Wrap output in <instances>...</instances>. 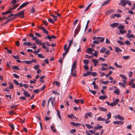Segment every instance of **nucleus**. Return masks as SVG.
<instances>
[{"label": "nucleus", "instance_id": "1", "mask_svg": "<svg viewBox=\"0 0 135 135\" xmlns=\"http://www.w3.org/2000/svg\"><path fill=\"white\" fill-rule=\"evenodd\" d=\"M24 10H23L21 12L19 13L16 14L15 16V17H17L19 16L20 17L23 18L24 16Z\"/></svg>", "mask_w": 135, "mask_h": 135}, {"label": "nucleus", "instance_id": "2", "mask_svg": "<svg viewBox=\"0 0 135 135\" xmlns=\"http://www.w3.org/2000/svg\"><path fill=\"white\" fill-rule=\"evenodd\" d=\"M67 46V45L66 44L64 46V50L65 51V52L63 53V58H64L66 55L67 53L68 52L69 50V48H67L66 49V47Z\"/></svg>", "mask_w": 135, "mask_h": 135}, {"label": "nucleus", "instance_id": "3", "mask_svg": "<svg viewBox=\"0 0 135 135\" xmlns=\"http://www.w3.org/2000/svg\"><path fill=\"white\" fill-rule=\"evenodd\" d=\"M76 60H75L74 61V63L72 66V67L71 69V72L73 70H75V68L76 66Z\"/></svg>", "mask_w": 135, "mask_h": 135}, {"label": "nucleus", "instance_id": "4", "mask_svg": "<svg viewBox=\"0 0 135 135\" xmlns=\"http://www.w3.org/2000/svg\"><path fill=\"white\" fill-rule=\"evenodd\" d=\"M28 2H26L23 3L17 9V10H18L21 8L26 6L28 4Z\"/></svg>", "mask_w": 135, "mask_h": 135}, {"label": "nucleus", "instance_id": "5", "mask_svg": "<svg viewBox=\"0 0 135 135\" xmlns=\"http://www.w3.org/2000/svg\"><path fill=\"white\" fill-rule=\"evenodd\" d=\"M39 28L41 29V30H42L43 32L47 34H48V31L46 30H45L44 28L41 26H40V27H39Z\"/></svg>", "mask_w": 135, "mask_h": 135}, {"label": "nucleus", "instance_id": "6", "mask_svg": "<svg viewBox=\"0 0 135 135\" xmlns=\"http://www.w3.org/2000/svg\"><path fill=\"white\" fill-rule=\"evenodd\" d=\"M120 3L122 4V5L123 6H125L127 4V0H121Z\"/></svg>", "mask_w": 135, "mask_h": 135}, {"label": "nucleus", "instance_id": "7", "mask_svg": "<svg viewBox=\"0 0 135 135\" xmlns=\"http://www.w3.org/2000/svg\"><path fill=\"white\" fill-rule=\"evenodd\" d=\"M115 118H118L119 119L121 120H124V118L121 116L119 115H115Z\"/></svg>", "mask_w": 135, "mask_h": 135}, {"label": "nucleus", "instance_id": "8", "mask_svg": "<svg viewBox=\"0 0 135 135\" xmlns=\"http://www.w3.org/2000/svg\"><path fill=\"white\" fill-rule=\"evenodd\" d=\"M47 38L49 39L50 41H51V39H55L56 38V37L54 35H51V36H50L49 35L47 36Z\"/></svg>", "mask_w": 135, "mask_h": 135}, {"label": "nucleus", "instance_id": "9", "mask_svg": "<svg viewBox=\"0 0 135 135\" xmlns=\"http://www.w3.org/2000/svg\"><path fill=\"white\" fill-rule=\"evenodd\" d=\"M126 36L127 38H128L134 37V36L133 34H130L128 33H127V34Z\"/></svg>", "mask_w": 135, "mask_h": 135}, {"label": "nucleus", "instance_id": "10", "mask_svg": "<svg viewBox=\"0 0 135 135\" xmlns=\"http://www.w3.org/2000/svg\"><path fill=\"white\" fill-rule=\"evenodd\" d=\"M119 23H113L111 24L110 25V26L114 28L118 26Z\"/></svg>", "mask_w": 135, "mask_h": 135}, {"label": "nucleus", "instance_id": "11", "mask_svg": "<svg viewBox=\"0 0 135 135\" xmlns=\"http://www.w3.org/2000/svg\"><path fill=\"white\" fill-rule=\"evenodd\" d=\"M23 45L25 46H31L32 44L30 42H25L23 43Z\"/></svg>", "mask_w": 135, "mask_h": 135}, {"label": "nucleus", "instance_id": "12", "mask_svg": "<svg viewBox=\"0 0 135 135\" xmlns=\"http://www.w3.org/2000/svg\"><path fill=\"white\" fill-rule=\"evenodd\" d=\"M102 128V126H95L94 127V129L95 130H96L99 129H101Z\"/></svg>", "mask_w": 135, "mask_h": 135}, {"label": "nucleus", "instance_id": "13", "mask_svg": "<svg viewBox=\"0 0 135 135\" xmlns=\"http://www.w3.org/2000/svg\"><path fill=\"white\" fill-rule=\"evenodd\" d=\"M124 26L122 24H120V25L118 26V28L120 30H121L123 29L124 28Z\"/></svg>", "mask_w": 135, "mask_h": 135}, {"label": "nucleus", "instance_id": "14", "mask_svg": "<svg viewBox=\"0 0 135 135\" xmlns=\"http://www.w3.org/2000/svg\"><path fill=\"white\" fill-rule=\"evenodd\" d=\"M80 27H79L77 28L76 30H75V33L74 35V36H75V35H76L78 34L79 32L80 31Z\"/></svg>", "mask_w": 135, "mask_h": 135}, {"label": "nucleus", "instance_id": "15", "mask_svg": "<svg viewBox=\"0 0 135 135\" xmlns=\"http://www.w3.org/2000/svg\"><path fill=\"white\" fill-rule=\"evenodd\" d=\"M92 61L94 63V66H96L97 65V64L98 62V60L93 59L92 60Z\"/></svg>", "mask_w": 135, "mask_h": 135}, {"label": "nucleus", "instance_id": "16", "mask_svg": "<svg viewBox=\"0 0 135 135\" xmlns=\"http://www.w3.org/2000/svg\"><path fill=\"white\" fill-rule=\"evenodd\" d=\"M107 98V96L105 94L104 96H101L99 97V98L100 100H104Z\"/></svg>", "mask_w": 135, "mask_h": 135}, {"label": "nucleus", "instance_id": "17", "mask_svg": "<svg viewBox=\"0 0 135 135\" xmlns=\"http://www.w3.org/2000/svg\"><path fill=\"white\" fill-rule=\"evenodd\" d=\"M71 124L74 127H77L78 126L80 125V124L79 123H75L73 122H71Z\"/></svg>", "mask_w": 135, "mask_h": 135}, {"label": "nucleus", "instance_id": "18", "mask_svg": "<svg viewBox=\"0 0 135 135\" xmlns=\"http://www.w3.org/2000/svg\"><path fill=\"white\" fill-rule=\"evenodd\" d=\"M94 50L93 49L91 48H89L87 50V52L88 53H91V52L93 51Z\"/></svg>", "mask_w": 135, "mask_h": 135}, {"label": "nucleus", "instance_id": "19", "mask_svg": "<svg viewBox=\"0 0 135 135\" xmlns=\"http://www.w3.org/2000/svg\"><path fill=\"white\" fill-rule=\"evenodd\" d=\"M42 48L44 49H49V48L46 47L45 46V44L44 42H42L41 44Z\"/></svg>", "mask_w": 135, "mask_h": 135}, {"label": "nucleus", "instance_id": "20", "mask_svg": "<svg viewBox=\"0 0 135 135\" xmlns=\"http://www.w3.org/2000/svg\"><path fill=\"white\" fill-rule=\"evenodd\" d=\"M97 119L98 121H104L105 120V118H103L100 117H98Z\"/></svg>", "mask_w": 135, "mask_h": 135}, {"label": "nucleus", "instance_id": "21", "mask_svg": "<svg viewBox=\"0 0 135 135\" xmlns=\"http://www.w3.org/2000/svg\"><path fill=\"white\" fill-rule=\"evenodd\" d=\"M35 42L36 44L39 45L40 46H41V44L42 43V42H41V41L39 39L36 40Z\"/></svg>", "mask_w": 135, "mask_h": 135}, {"label": "nucleus", "instance_id": "22", "mask_svg": "<svg viewBox=\"0 0 135 135\" xmlns=\"http://www.w3.org/2000/svg\"><path fill=\"white\" fill-rule=\"evenodd\" d=\"M111 0H107L104 2L102 4V6H103L104 5H105L108 4L109 2Z\"/></svg>", "mask_w": 135, "mask_h": 135}, {"label": "nucleus", "instance_id": "23", "mask_svg": "<svg viewBox=\"0 0 135 135\" xmlns=\"http://www.w3.org/2000/svg\"><path fill=\"white\" fill-rule=\"evenodd\" d=\"M76 71L75 70H73L71 72V74L73 76L75 77V76L76 74Z\"/></svg>", "mask_w": 135, "mask_h": 135}, {"label": "nucleus", "instance_id": "24", "mask_svg": "<svg viewBox=\"0 0 135 135\" xmlns=\"http://www.w3.org/2000/svg\"><path fill=\"white\" fill-rule=\"evenodd\" d=\"M115 51L117 52H120L122 51L120 48L117 47H115Z\"/></svg>", "mask_w": 135, "mask_h": 135}, {"label": "nucleus", "instance_id": "25", "mask_svg": "<svg viewBox=\"0 0 135 135\" xmlns=\"http://www.w3.org/2000/svg\"><path fill=\"white\" fill-rule=\"evenodd\" d=\"M55 98L54 97L53 98L52 97L51 99L50 100H51V102L52 106L53 105L54 102L55 100Z\"/></svg>", "mask_w": 135, "mask_h": 135}, {"label": "nucleus", "instance_id": "26", "mask_svg": "<svg viewBox=\"0 0 135 135\" xmlns=\"http://www.w3.org/2000/svg\"><path fill=\"white\" fill-rule=\"evenodd\" d=\"M73 39H72L69 42V44L68 45V47L67 48H69H69L71 46L72 43H73Z\"/></svg>", "mask_w": 135, "mask_h": 135}, {"label": "nucleus", "instance_id": "27", "mask_svg": "<svg viewBox=\"0 0 135 135\" xmlns=\"http://www.w3.org/2000/svg\"><path fill=\"white\" fill-rule=\"evenodd\" d=\"M23 94L26 97H29L30 96V94H28V92H25L23 93Z\"/></svg>", "mask_w": 135, "mask_h": 135}, {"label": "nucleus", "instance_id": "28", "mask_svg": "<svg viewBox=\"0 0 135 135\" xmlns=\"http://www.w3.org/2000/svg\"><path fill=\"white\" fill-rule=\"evenodd\" d=\"M99 110H101L105 112L107 111V109H106L102 107H99Z\"/></svg>", "mask_w": 135, "mask_h": 135}, {"label": "nucleus", "instance_id": "29", "mask_svg": "<svg viewBox=\"0 0 135 135\" xmlns=\"http://www.w3.org/2000/svg\"><path fill=\"white\" fill-rule=\"evenodd\" d=\"M9 85V88L10 89H12L13 88V84L11 82H9L8 83Z\"/></svg>", "mask_w": 135, "mask_h": 135}, {"label": "nucleus", "instance_id": "30", "mask_svg": "<svg viewBox=\"0 0 135 135\" xmlns=\"http://www.w3.org/2000/svg\"><path fill=\"white\" fill-rule=\"evenodd\" d=\"M129 85L130 86H131L132 88H135V84L134 83H131V82H129Z\"/></svg>", "mask_w": 135, "mask_h": 135}, {"label": "nucleus", "instance_id": "31", "mask_svg": "<svg viewBox=\"0 0 135 135\" xmlns=\"http://www.w3.org/2000/svg\"><path fill=\"white\" fill-rule=\"evenodd\" d=\"M106 49L104 47L102 48L100 51V52L102 53H103L105 51Z\"/></svg>", "mask_w": 135, "mask_h": 135}, {"label": "nucleus", "instance_id": "32", "mask_svg": "<svg viewBox=\"0 0 135 135\" xmlns=\"http://www.w3.org/2000/svg\"><path fill=\"white\" fill-rule=\"evenodd\" d=\"M119 101V100L118 99H116L115 100H114L113 102L115 105L117 104H118Z\"/></svg>", "mask_w": 135, "mask_h": 135}, {"label": "nucleus", "instance_id": "33", "mask_svg": "<svg viewBox=\"0 0 135 135\" xmlns=\"http://www.w3.org/2000/svg\"><path fill=\"white\" fill-rule=\"evenodd\" d=\"M85 126H86V127L88 128V129H91L93 128V126H91V125L88 124H86Z\"/></svg>", "mask_w": 135, "mask_h": 135}, {"label": "nucleus", "instance_id": "34", "mask_svg": "<svg viewBox=\"0 0 135 135\" xmlns=\"http://www.w3.org/2000/svg\"><path fill=\"white\" fill-rule=\"evenodd\" d=\"M114 93L116 94H118L119 93V89L117 88L114 91Z\"/></svg>", "mask_w": 135, "mask_h": 135}, {"label": "nucleus", "instance_id": "35", "mask_svg": "<svg viewBox=\"0 0 135 135\" xmlns=\"http://www.w3.org/2000/svg\"><path fill=\"white\" fill-rule=\"evenodd\" d=\"M107 118L106 119L107 120H108L110 118L111 116V113L110 112L107 115Z\"/></svg>", "mask_w": 135, "mask_h": 135}, {"label": "nucleus", "instance_id": "36", "mask_svg": "<svg viewBox=\"0 0 135 135\" xmlns=\"http://www.w3.org/2000/svg\"><path fill=\"white\" fill-rule=\"evenodd\" d=\"M36 81V79H34L32 80H31L30 81V83L31 84H35Z\"/></svg>", "mask_w": 135, "mask_h": 135}, {"label": "nucleus", "instance_id": "37", "mask_svg": "<svg viewBox=\"0 0 135 135\" xmlns=\"http://www.w3.org/2000/svg\"><path fill=\"white\" fill-rule=\"evenodd\" d=\"M126 32V31L125 30H121L119 31V32L121 34H124Z\"/></svg>", "mask_w": 135, "mask_h": 135}, {"label": "nucleus", "instance_id": "38", "mask_svg": "<svg viewBox=\"0 0 135 135\" xmlns=\"http://www.w3.org/2000/svg\"><path fill=\"white\" fill-rule=\"evenodd\" d=\"M27 64H30L32 63V60L27 61H24Z\"/></svg>", "mask_w": 135, "mask_h": 135}, {"label": "nucleus", "instance_id": "39", "mask_svg": "<svg viewBox=\"0 0 135 135\" xmlns=\"http://www.w3.org/2000/svg\"><path fill=\"white\" fill-rule=\"evenodd\" d=\"M54 126H51V128L52 131H53L54 132H55L56 131V129H55L54 128Z\"/></svg>", "mask_w": 135, "mask_h": 135}, {"label": "nucleus", "instance_id": "40", "mask_svg": "<svg viewBox=\"0 0 135 135\" xmlns=\"http://www.w3.org/2000/svg\"><path fill=\"white\" fill-rule=\"evenodd\" d=\"M114 65L117 67L120 68H122V66L121 65H118V64L117 62L115 63L114 64Z\"/></svg>", "mask_w": 135, "mask_h": 135}, {"label": "nucleus", "instance_id": "41", "mask_svg": "<svg viewBox=\"0 0 135 135\" xmlns=\"http://www.w3.org/2000/svg\"><path fill=\"white\" fill-rule=\"evenodd\" d=\"M104 37H99V39L98 40H99V41L102 42H103L104 41Z\"/></svg>", "mask_w": 135, "mask_h": 135}, {"label": "nucleus", "instance_id": "42", "mask_svg": "<svg viewBox=\"0 0 135 135\" xmlns=\"http://www.w3.org/2000/svg\"><path fill=\"white\" fill-rule=\"evenodd\" d=\"M37 55L38 57L40 58L44 59L45 57L42 54H37Z\"/></svg>", "mask_w": 135, "mask_h": 135}, {"label": "nucleus", "instance_id": "43", "mask_svg": "<svg viewBox=\"0 0 135 135\" xmlns=\"http://www.w3.org/2000/svg\"><path fill=\"white\" fill-rule=\"evenodd\" d=\"M119 75L122 78L124 79V80H127V79L126 78V76L124 75L123 74H120Z\"/></svg>", "mask_w": 135, "mask_h": 135}, {"label": "nucleus", "instance_id": "44", "mask_svg": "<svg viewBox=\"0 0 135 135\" xmlns=\"http://www.w3.org/2000/svg\"><path fill=\"white\" fill-rule=\"evenodd\" d=\"M19 0H13L12 1V2L13 4L14 5L16 3L18 2Z\"/></svg>", "mask_w": 135, "mask_h": 135}, {"label": "nucleus", "instance_id": "45", "mask_svg": "<svg viewBox=\"0 0 135 135\" xmlns=\"http://www.w3.org/2000/svg\"><path fill=\"white\" fill-rule=\"evenodd\" d=\"M55 82L57 86H60V83L58 81H55Z\"/></svg>", "mask_w": 135, "mask_h": 135}, {"label": "nucleus", "instance_id": "46", "mask_svg": "<svg viewBox=\"0 0 135 135\" xmlns=\"http://www.w3.org/2000/svg\"><path fill=\"white\" fill-rule=\"evenodd\" d=\"M68 117L71 118H75V117L73 114L69 115H68Z\"/></svg>", "mask_w": 135, "mask_h": 135}, {"label": "nucleus", "instance_id": "47", "mask_svg": "<svg viewBox=\"0 0 135 135\" xmlns=\"http://www.w3.org/2000/svg\"><path fill=\"white\" fill-rule=\"evenodd\" d=\"M117 42L121 45H123L124 44V43L123 42L118 40Z\"/></svg>", "mask_w": 135, "mask_h": 135}, {"label": "nucleus", "instance_id": "48", "mask_svg": "<svg viewBox=\"0 0 135 135\" xmlns=\"http://www.w3.org/2000/svg\"><path fill=\"white\" fill-rule=\"evenodd\" d=\"M92 4V3H91L90 4H89L88 6L85 9V11H87L89 9V8L90 7L91 5Z\"/></svg>", "mask_w": 135, "mask_h": 135}, {"label": "nucleus", "instance_id": "49", "mask_svg": "<svg viewBox=\"0 0 135 135\" xmlns=\"http://www.w3.org/2000/svg\"><path fill=\"white\" fill-rule=\"evenodd\" d=\"M84 63L85 64H87L88 63L89 61L86 59H84L83 60Z\"/></svg>", "mask_w": 135, "mask_h": 135}, {"label": "nucleus", "instance_id": "50", "mask_svg": "<svg viewBox=\"0 0 135 135\" xmlns=\"http://www.w3.org/2000/svg\"><path fill=\"white\" fill-rule=\"evenodd\" d=\"M45 77V76H41L40 77V81L41 82H44V81L42 80Z\"/></svg>", "mask_w": 135, "mask_h": 135}, {"label": "nucleus", "instance_id": "51", "mask_svg": "<svg viewBox=\"0 0 135 135\" xmlns=\"http://www.w3.org/2000/svg\"><path fill=\"white\" fill-rule=\"evenodd\" d=\"M89 91L93 95L95 94L96 93V91H95L92 90L90 89L89 90Z\"/></svg>", "mask_w": 135, "mask_h": 135}, {"label": "nucleus", "instance_id": "52", "mask_svg": "<svg viewBox=\"0 0 135 135\" xmlns=\"http://www.w3.org/2000/svg\"><path fill=\"white\" fill-rule=\"evenodd\" d=\"M40 49H38L37 51H34L33 53L35 54H37L38 52L40 51Z\"/></svg>", "mask_w": 135, "mask_h": 135}, {"label": "nucleus", "instance_id": "53", "mask_svg": "<svg viewBox=\"0 0 135 135\" xmlns=\"http://www.w3.org/2000/svg\"><path fill=\"white\" fill-rule=\"evenodd\" d=\"M76 131L75 129H73L70 131V132L72 133H74L76 132Z\"/></svg>", "mask_w": 135, "mask_h": 135}, {"label": "nucleus", "instance_id": "54", "mask_svg": "<svg viewBox=\"0 0 135 135\" xmlns=\"http://www.w3.org/2000/svg\"><path fill=\"white\" fill-rule=\"evenodd\" d=\"M52 93H53L54 94H55V95H60L59 93L58 92L56 91H53L52 92Z\"/></svg>", "mask_w": 135, "mask_h": 135}, {"label": "nucleus", "instance_id": "55", "mask_svg": "<svg viewBox=\"0 0 135 135\" xmlns=\"http://www.w3.org/2000/svg\"><path fill=\"white\" fill-rule=\"evenodd\" d=\"M9 13V11H7L6 12L2 13V15H5Z\"/></svg>", "mask_w": 135, "mask_h": 135}, {"label": "nucleus", "instance_id": "56", "mask_svg": "<svg viewBox=\"0 0 135 135\" xmlns=\"http://www.w3.org/2000/svg\"><path fill=\"white\" fill-rule=\"evenodd\" d=\"M13 82L16 85H18V83L16 80H13Z\"/></svg>", "mask_w": 135, "mask_h": 135}, {"label": "nucleus", "instance_id": "57", "mask_svg": "<svg viewBox=\"0 0 135 135\" xmlns=\"http://www.w3.org/2000/svg\"><path fill=\"white\" fill-rule=\"evenodd\" d=\"M129 56H122V57L125 60L128 59L129 58Z\"/></svg>", "mask_w": 135, "mask_h": 135}, {"label": "nucleus", "instance_id": "58", "mask_svg": "<svg viewBox=\"0 0 135 135\" xmlns=\"http://www.w3.org/2000/svg\"><path fill=\"white\" fill-rule=\"evenodd\" d=\"M35 10L34 7H32L30 9L31 13H34L35 12Z\"/></svg>", "mask_w": 135, "mask_h": 135}, {"label": "nucleus", "instance_id": "59", "mask_svg": "<svg viewBox=\"0 0 135 135\" xmlns=\"http://www.w3.org/2000/svg\"><path fill=\"white\" fill-rule=\"evenodd\" d=\"M48 20L49 22L51 23H53L54 22V21L50 18L48 19Z\"/></svg>", "mask_w": 135, "mask_h": 135}, {"label": "nucleus", "instance_id": "60", "mask_svg": "<svg viewBox=\"0 0 135 135\" xmlns=\"http://www.w3.org/2000/svg\"><path fill=\"white\" fill-rule=\"evenodd\" d=\"M29 86V85L27 84H24L23 87H24L25 89L27 88Z\"/></svg>", "mask_w": 135, "mask_h": 135}, {"label": "nucleus", "instance_id": "61", "mask_svg": "<svg viewBox=\"0 0 135 135\" xmlns=\"http://www.w3.org/2000/svg\"><path fill=\"white\" fill-rule=\"evenodd\" d=\"M51 15L54 18V20L55 21H56V16L52 14H51Z\"/></svg>", "mask_w": 135, "mask_h": 135}, {"label": "nucleus", "instance_id": "62", "mask_svg": "<svg viewBox=\"0 0 135 135\" xmlns=\"http://www.w3.org/2000/svg\"><path fill=\"white\" fill-rule=\"evenodd\" d=\"M14 9L13 7L9 9L8 11H9V13H12L13 12V11Z\"/></svg>", "mask_w": 135, "mask_h": 135}, {"label": "nucleus", "instance_id": "63", "mask_svg": "<svg viewBox=\"0 0 135 135\" xmlns=\"http://www.w3.org/2000/svg\"><path fill=\"white\" fill-rule=\"evenodd\" d=\"M9 113L11 115H12L13 114L15 113L13 111H9Z\"/></svg>", "mask_w": 135, "mask_h": 135}, {"label": "nucleus", "instance_id": "64", "mask_svg": "<svg viewBox=\"0 0 135 135\" xmlns=\"http://www.w3.org/2000/svg\"><path fill=\"white\" fill-rule=\"evenodd\" d=\"M98 55V52L96 51H95L94 52V53L93 54L96 57H97Z\"/></svg>", "mask_w": 135, "mask_h": 135}]
</instances>
